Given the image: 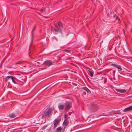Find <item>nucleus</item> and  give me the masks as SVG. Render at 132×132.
Listing matches in <instances>:
<instances>
[{
    "label": "nucleus",
    "instance_id": "f257e3e1",
    "mask_svg": "<svg viewBox=\"0 0 132 132\" xmlns=\"http://www.w3.org/2000/svg\"><path fill=\"white\" fill-rule=\"evenodd\" d=\"M54 108L52 107L49 108L47 112H45L43 113V114L42 116V118L43 119H46L47 116H49V115L51 112L52 111L54 110Z\"/></svg>",
    "mask_w": 132,
    "mask_h": 132
},
{
    "label": "nucleus",
    "instance_id": "f03ea898",
    "mask_svg": "<svg viewBox=\"0 0 132 132\" xmlns=\"http://www.w3.org/2000/svg\"><path fill=\"white\" fill-rule=\"evenodd\" d=\"M72 107V103L71 102H68L65 104L64 110L66 111H68Z\"/></svg>",
    "mask_w": 132,
    "mask_h": 132
},
{
    "label": "nucleus",
    "instance_id": "7ed1b4c3",
    "mask_svg": "<svg viewBox=\"0 0 132 132\" xmlns=\"http://www.w3.org/2000/svg\"><path fill=\"white\" fill-rule=\"evenodd\" d=\"M54 31L53 32L55 34H58L59 31L62 32V30L60 28H58V26L57 25H55V27L53 28Z\"/></svg>",
    "mask_w": 132,
    "mask_h": 132
},
{
    "label": "nucleus",
    "instance_id": "20e7f679",
    "mask_svg": "<svg viewBox=\"0 0 132 132\" xmlns=\"http://www.w3.org/2000/svg\"><path fill=\"white\" fill-rule=\"evenodd\" d=\"M91 109L94 111H95L98 109L97 105L94 103H91L90 104Z\"/></svg>",
    "mask_w": 132,
    "mask_h": 132
},
{
    "label": "nucleus",
    "instance_id": "39448f33",
    "mask_svg": "<svg viewBox=\"0 0 132 132\" xmlns=\"http://www.w3.org/2000/svg\"><path fill=\"white\" fill-rule=\"evenodd\" d=\"M43 64H44L46 66L49 67L53 64V62L50 60H48L45 61Z\"/></svg>",
    "mask_w": 132,
    "mask_h": 132
},
{
    "label": "nucleus",
    "instance_id": "423d86ee",
    "mask_svg": "<svg viewBox=\"0 0 132 132\" xmlns=\"http://www.w3.org/2000/svg\"><path fill=\"white\" fill-rule=\"evenodd\" d=\"M111 66H112L118 69H119L120 70H122V69L120 66L119 65L117 64H111L110 65Z\"/></svg>",
    "mask_w": 132,
    "mask_h": 132
},
{
    "label": "nucleus",
    "instance_id": "0eeeda50",
    "mask_svg": "<svg viewBox=\"0 0 132 132\" xmlns=\"http://www.w3.org/2000/svg\"><path fill=\"white\" fill-rule=\"evenodd\" d=\"M115 89L116 90L117 92L121 93H125V92H126V90L125 89H120L115 88Z\"/></svg>",
    "mask_w": 132,
    "mask_h": 132
},
{
    "label": "nucleus",
    "instance_id": "6e6552de",
    "mask_svg": "<svg viewBox=\"0 0 132 132\" xmlns=\"http://www.w3.org/2000/svg\"><path fill=\"white\" fill-rule=\"evenodd\" d=\"M132 110V106H129L124 109L122 111L124 112H126Z\"/></svg>",
    "mask_w": 132,
    "mask_h": 132
},
{
    "label": "nucleus",
    "instance_id": "1a4fd4ad",
    "mask_svg": "<svg viewBox=\"0 0 132 132\" xmlns=\"http://www.w3.org/2000/svg\"><path fill=\"white\" fill-rule=\"evenodd\" d=\"M60 120L56 119L54 121V125L55 127H56L58 125L59 123L60 122Z\"/></svg>",
    "mask_w": 132,
    "mask_h": 132
},
{
    "label": "nucleus",
    "instance_id": "9d476101",
    "mask_svg": "<svg viewBox=\"0 0 132 132\" xmlns=\"http://www.w3.org/2000/svg\"><path fill=\"white\" fill-rule=\"evenodd\" d=\"M16 116V114L13 113L10 114L9 115V116L11 118H14Z\"/></svg>",
    "mask_w": 132,
    "mask_h": 132
},
{
    "label": "nucleus",
    "instance_id": "9b49d317",
    "mask_svg": "<svg viewBox=\"0 0 132 132\" xmlns=\"http://www.w3.org/2000/svg\"><path fill=\"white\" fill-rule=\"evenodd\" d=\"M69 121L68 119H65L63 123L64 125V127L66 126L69 123Z\"/></svg>",
    "mask_w": 132,
    "mask_h": 132
},
{
    "label": "nucleus",
    "instance_id": "f8f14e48",
    "mask_svg": "<svg viewBox=\"0 0 132 132\" xmlns=\"http://www.w3.org/2000/svg\"><path fill=\"white\" fill-rule=\"evenodd\" d=\"M58 107L60 110H63L64 107V106L62 104H59Z\"/></svg>",
    "mask_w": 132,
    "mask_h": 132
},
{
    "label": "nucleus",
    "instance_id": "ddd939ff",
    "mask_svg": "<svg viewBox=\"0 0 132 132\" xmlns=\"http://www.w3.org/2000/svg\"><path fill=\"white\" fill-rule=\"evenodd\" d=\"M57 24L58 25H57L58 26V28H60V29H61V28L62 27L63 25L62 24V23L60 21H59L58 22Z\"/></svg>",
    "mask_w": 132,
    "mask_h": 132
},
{
    "label": "nucleus",
    "instance_id": "4468645a",
    "mask_svg": "<svg viewBox=\"0 0 132 132\" xmlns=\"http://www.w3.org/2000/svg\"><path fill=\"white\" fill-rule=\"evenodd\" d=\"M83 88L84 90L86 91L87 93H90V91L87 87H84Z\"/></svg>",
    "mask_w": 132,
    "mask_h": 132
},
{
    "label": "nucleus",
    "instance_id": "2eb2a0df",
    "mask_svg": "<svg viewBox=\"0 0 132 132\" xmlns=\"http://www.w3.org/2000/svg\"><path fill=\"white\" fill-rule=\"evenodd\" d=\"M89 75L91 77H93V71L92 70L89 71Z\"/></svg>",
    "mask_w": 132,
    "mask_h": 132
},
{
    "label": "nucleus",
    "instance_id": "dca6fc26",
    "mask_svg": "<svg viewBox=\"0 0 132 132\" xmlns=\"http://www.w3.org/2000/svg\"><path fill=\"white\" fill-rule=\"evenodd\" d=\"M62 128L60 127L57 128L56 130V132H61Z\"/></svg>",
    "mask_w": 132,
    "mask_h": 132
},
{
    "label": "nucleus",
    "instance_id": "f3484780",
    "mask_svg": "<svg viewBox=\"0 0 132 132\" xmlns=\"http://www.w3.org/2000/svg\"><path fill=\"white\" fill-rule=\"evenodd\" d=\"M10 78H11V79H12V78H14V77L12 76H8L6 77L5 78L6 80H8Z\"/></svg>",
    "mask_w": 132,
    "mask_h": 132
},
{
    "label": "nucleus",
    "instance_id": "a211bd4d",
    "mask_svg": "<svg viewBox=\"0 0 132 132\" xmlns=\"http://www.w3.org/2000/svg\"><path fill=\"white\" fill-rule=\"evenodd\" d=\"M113 17L114 19H119L118 18V17L116 15H114L113 16Z\"/></svg>",
    "mask_w": 132,
    "mask_h": 132
},
{
    "label": "nucleus",
    "instance_id": "6ab92c4d",
    "mask_svg": "<svg viewBox=\"0 0 132 132\" xmlns=\"http://www.w3.org/2000/svg\"><path fill=\"white\" fill-rule=\"evenodd\" d=\"M14 79H15V78L14 77V78H12V79H11L13 82L15 84H16V82L14 80Z\"/></svg>",
    "mask_w": 132,
    "mask_h": 132
},
{
    "label": "nucleus",
    "instance_id": "aec40b11",
    "mask_svg": "<svg viewBox=\"0 0 132 132\" xmlns=\"http://www.w3.org/2000/svg\"><path fill=\"white\" fill-rule=\"evenodd\" d=\"M22 62H21V61L17 62H16V63H15V64H21V63H22Z\"/></svg>",
    "mask_w": 132,
    "mask_h": 132
},
{
    "label": "nucleus",
    "instance_id": "412c9836",
    "mask_svg": "<svg viewBox=\"0 0 132 132\" xmlns=\"http://www.w3.org/2000/svg\"><path fill=\"white\" fill-rule=\"evenodd\" d=\"M68 116L67 114H65L64 115V118L65 119H68Z\"/></svg>",
    "mask_w": 132,
    "mask_h": 132
},
{
    "label": "nucleus",
    "instance_id": "4be33fe9",
    "mask_svg": "<svg viewBox=\"0 0 132 132\" xmlns=\"http://www.w3.org/2000/svg\"><path fill=\"white\" fill-rule=\"evenodd\" d=\"M64 51L66 52L69 53L70 52V51L68 50H63Z\"/></svg>",
    "mask_w": 132,
    "mask_h": 132
},
{
    "label": "nucleus",
    "instance_id": "5701e85b",
    "mask_svg": "<svg viewBox=\"0 0 132 132\" xmlns=\"http://www.w3.org/2000/svg\"><path fill=\"white\" fill-rule=\"evenodd\" d=\"M51 128H49L47 130V132H51Z\"/></svg>",
    "mask_w": 132,
    "mask_h": 132
},
{
    "label": "nucleus",
    "instance_id": "b1692460",
    "mask_svg": "<svg viewBox=\"0 0 132 132\" xmlns=\"http://www.w3.org/2000/svg\"><path fill=\"white\" fill-rule=\"evenodd\" d=\"M47 125H45L42 128L43 129H45L47 127Z\"/></svg>",
    "mask_w": 132,
    "mask_h": 132
},
{
    "label": "nucleus",
    "instance_id": "393cba45",
    "mask_svg": "<svg viewBox=\"0 0 132 132\" xmlns=\"http://www.w3.org/2000/svg\"><path fill=\"white\" fill-rule=\"evenodd\" d=\"M36 26H35L33 28V29L32 30V32L33 31H34V30H35V29L36 28Z\"/></svg>",
    "mask_w": 132,
    "mask_h": 132
},
{
    "label": "nucleus",
    "instance_id": "a878e982",
    "mask_svg": "<svg viewBox=\"0 0 132 132\" xmlns=\"http://www.w3.org/2000/svg\"><path fill=\"white\" fill-rule=\"evenodd\" d=\"M41 11H42V12H43V11H44V10L43 9Z\"/></svg>",
    "mask_w": 132,
    "mask_h": 132
},
{
    "label": "nucleus",
    "instance_id": "bb28decb",
    "mask_svg": "<svg viewBox=\"0 0 132 132\" xmlns=\"http://www.w3.org/2000/svg\"><path fill=\"white\" fill-rule=\"evenodd\" d=\"M115 70H114L113 72V73L115 74Z\"/></svg>",
    "mask_w": 132,
    "mask_h": 132
},
{
    "label": "nucleus",
    "instance_id": "cd10ccee",
    "mask_svg": "<svg viewBox=\"0 0 132 132\" xmlns=\"http://www.w3.org/2000/svg\"><path fill=\"white\" fill-rule=\"evenodd\" d=\"M84 94H86V93H84Z\"/></svg>",
    "mask_w": 132,
    "mask_h": 132
},
{
    "label": "nucleus",
    "instance_id": "c85d7f7f",
    "mask_svg": "<svg viewBox=\"0 0 132 132\" xmlns=\"http://www.w3.org/2000/svg\"><path fill=\"white\" fill-rule=\"evenodd\" d=\"M30 53V52H29V54Z\"/></svg>",
    "mask_w": 132,
    "mask_h": 132
},
{
    "label": "nucleus",
    "instance_id": "c756f323",
    "mask_svg": "<svg viewBox=\"0 0 132 132\" xmlns=\"http://www.w3.org/2000/svg\"><path fill=\"white\" fill-rule=\"evenodd\" d=\"M30 55H29V56H30Z\"/></svg>",
    "mask_w": 132,
    "mask_h": 132
}]
</instances>
